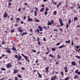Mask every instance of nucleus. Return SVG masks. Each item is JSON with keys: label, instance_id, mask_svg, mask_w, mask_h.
Listing matches in <instances>:
<instances>
[{"label": "nucleus", "instance_id": "f257e3e1", "mask_svg": "<svg viewBox=\"0 0 80 80\" xmlns=\"http://www.w3.org/2000/svg\"><path fill=\"white\" fill-rule=\"evenodd\" d=\"M6 67L8 68H11L12 67V64H10V63H8L7 65H6Z\"/></svg>", "mask_w": 80, "mask_h": 80}, {"label": "nucleus", "instance_id": "f03ea898", "mask_svg": "<svg viewBox=\"0 0 80 80\" xmlns=\"http://www.w3.org/2000/svg\"><path fill=\"white\" fill-rule=\"evenodd\" d=\"M62 18H60L59 19V21L60 23V24L62 26L63 25V22H62Z\"/></svg>", "mask_w": 80, "mask_h": 80}, {"label": "nucleus", "instance_id": "7ed1b4c3", "mask_svg": "<svg viewBox=\"0 0 80 80\" xmlns=\"http://www.w3.org/2000/svg\"><path fill=\"white\" fill-rule=\"evenodd\" d=\"M56 78H57V76H52L51 78V80H55Z\"/></svg>", "mask_w": 80, "mask_h": 80}, {"label": "nucleus", "instance_id": "20e7f679", "mask_svg": "<svg viewBox=\"0 0 80 80\" xmlns=\"http://www.w3.org/2000/svg\"><path fill=\"white\" fill-rule=\"evenodd\" d=\"M38 28L39 29V31L40 32H42L43 30V28L40 26V25L38 26Z\"/></svg>", "mask_w": 80, "mask_h": 80}, {"label": "nucleus", "instance_id": "39448f33", "mask_svg": "<svg viewBox=\"0 0 80 80\" xmlns=\"http://www.w3.org/2000/svg\"><path fill=\"white\" fill-rule=\"evenodd\" d=\"M7 15H8V14H7V12H5L4 14V18H6L7 17Z\"/></svg>", "mask_w": 80, "mask_h": 80}, {"label": "nucleus", "instance_id": "423d86ee", "mask_svg": "<svg viewBox=\"0 0 80 80\" xmlns=\"http://www.w3.org/2000/svg\"><path fill=\"white\" fill-rule=\"evenodd\" d=\"M18 60H20L21 59H22V56L20 55L19 57L18 58Z\"/></svg>", "mask_w": 80, "mask_h": 80}, {"label": "nucleus", "instance_id": "0eeeda50", "mask_svg": "<svg viewBox=\"0 0 80 80\" xmlns=\"http://www.w3.org/2000/svg\"><path fill=\"white\" fill-rule=\"evenodd\" d=\"M72 65H74V66H75V65H76V62H75L72 61Z\"/></svg>", "mask_w": 80, "mask_h": 80}, {"label": "nucleus", "instance_id": "6e6552de", "mask_svg": "<svg viewBox=\"0 0 80 80\" xmlns=\"http://www.w3.org/2000/svg\"><path fill=\"white\" fill-rule=\"evenodd\" d=\"M17 69H14V71L13 72V73H17Z\"/></svg>", "mask_w": 80, "mask_h": 80}, {"label": "nucleus", "instance_id": "1a4fd4ad", "mask_svg": "<svg viewBox=\"0 0 80 80\" xmlns=\"http://www.w3.org/2000/svg\"><path fill=\"white\" fill-rule=\"evenodd\" d=\"M63 47H65L64 45H62L58 47V48H63Z\"/></svg>", "mask_w": 80, "mask_h": 80}, {"label": "nucleus", "instance_id": "9d476101", "mask_svg": "<svg viewBox=\"0 0 80 80\" xmlns=\"http://www.w3.org/2000/svg\"><path fill=\"white\" fill-rule=\"evenodd\" d=\"M62 5V2H60L58 4L57 6V7H60V5Z\"/></svg>", "mask_w": 80, "mask_h": 80}, {"label": "nucleus", "instance_id": "9b49d317", "mask_svg": "<svg viewBox=\"0 0 80 80\" xmlns=\"http://www.w3.org/2000/svg\"><path fill=\"white\" fill-rule=\"evenodd\" d=\"M70 77H67V78H65L64 80H68V79H70Z\"/></svg>", "mask_w": 80, "mask_h": 80}, {"label": "nucleus", "instance_id": "f8f14e48", "mask_svg": "<svg viewBox=\"0 0 80 80\" xmlns=\"http://www.w3.org/2000/svg\"><path fill=\"white\" fill-rule=\"evenodd\" d=\"M66 43H70V40H69L68 41H66L65 42Z\"/></svg>", "mask_w": 80, "mask_h": 80}, {"label": "nucleus", "instance_id": "ddd939ff", "mask_svg": "<svg viewBox=\"0 0 80 80\" xmlns=\"http://www.w3.org/2000/svg\"><path fill=\"white\" fill-rule=\"evenodd\" d=\"M6 52H8V53H11V52H10L9 49L8 50H7Z\"/></svg>", "mask_w": 80, "mask_h": 80}, {"label": "nucleus", "instance_id": "4468645a", "mask_svg": "<svg viewBox=\"0 0 80 80\" xmlns=\"http://www.w3.org/2000/svg\"><path fill=\"white\" fill-rule=\"evenodd\" d=\"M28 22H30V21L32 22V21H33V19L32 18L29 19L28 20Z\"/></svg>", "mask_w": 80, "mask_h": 80}, {"label": "nucleus", "instance_id": "2eb2a0df", "mask_svg": "<svg viewBox=\"0 0 80 80\" xmlns=\"http://www.w3.org/2000/svg\"><path fill=\"white\" fill-rule=\"evenodd\" d=\"M46 69V72H47H47H48V67H47L45 68Z\"/></svg>", "mask_w": 80, "mask_h": 80}, {"label": "nucleus", "instance_id": "dca6fc26", "mask_svg": "<svg viewBox=\"0 0 80 80\" xmlns=\"http://www.w3.org/2000/svg\"><path fill=\"white\" fill-rule=\"evenodd\" d=\"M71 22H72V21L71 20H68V23L69 25H70V23H71Z\"/></svg>", "mask_w": 80, "mask_h": 80}, {"label": "nucleus", "instance_id": "f3484780", "mask_svg": "<svg viewBox=\"0 0 80 80\" xmlns=\"http://www.w3.org/2000/svg\"><path fill=\"white\" fill-rule=\"evenodd\" d=\"M52 25V22H50V21H48V25Z\"/></svg>", "mask_w": 80, "mask_h": 80}, {"label": "nucleus", "instance_id": "a211bd4d", "mask_svg": "<svg viewBox=\"0 0 80 80\" xmlns=\"http://www.w3.org/2000/svg\"><path fill=\"white\" fill-rule=\"evenodd\" d=\"M77 77H78V75H75V76L74 77V79H77Z\"/></svg>", "mask_w": 80, "mask_h": 80}, {"label": "nucleus", "instance_id": "6ab92c4d", "mask_svg": "<svg viewBox=\"0 0 80 80\" xmlns=\"http://www.w3.org/2000/svg\"><path fill=\"white\" fill-rule=\"evenodd\" d=\"M27 32H24L23 33H22V36H24L25 35H27Z\"/></svg>", "mask_w": 80, "mask_h": 80}, {"label": "nucleus", "instance_id": "aec40b11", "mask_svg": "<svg viewBox=\"0 0 80 80\" xmlns=\"http://www.w3.org/2000/svg\"><path fill=\"white\" fill-rule=\"evenodd\" d=\"M12 49L13 50H15V51H16V50H17L16 49V48H15V47H13L12 48Z\"/></svg>", "mask_w": 80, "mask_h": 80}, {"label": "nucleus", "instance_id": "412c9836", "mask_svg": "<svg viewBox=\"0 0 80 80\" xmlns=\"http://www.w3.org/2000/svg\"><path fill=\"white\" fill-rule=\"evenodd\" d=\"M58 59H60L61 58V57H60V55H58Z\"/></svg>", "mask_w": 80, "mask_h": 80}, {"label": "nucleus", "instance_id": "4be33fe9", "mask_svg": "<svg viewBox=\"0 0 80 80\" xmlns=\"http://www.w3.org/2000/svg\"><path fill=\"white\" fill-rule=\"evenodd\" d=\"M37 11H34V15L35 16H37Z\"/></svg>", "mask_w": 80, "mask_h": 80}, {"label": "nucleus", "instance_id": "5701e85b", "mask_svg": "<svg viewBox=\"0 0 80 80\" xmlns=\"http://www.w3.org/2000/svg\"><path fill=\"white\" fill-rule=\"evenodd\" d=\"M75 73H77L78 74V69H77L75 71Z\"/></svg>", "mask_w": 80, "mask_h": 80}, {"label": "nucleus", "instance_id": "b1692460", "mask_svg": "<svg viewBox=\"0 0 80 80\" xmlns=\"http://www.w3.org/2000/svg\"><path fill=\"white\" fill-rule=\"evenodd\" d=\"M75 57H77V58H79V59H80V56H78L77 55H76Z\"/></svg>", "mask_w": 80, "mask_h": 80}, {"label": "nucleus", "instance_id": "393cba45", "mask_svg": "<svg viewBox=\"0 0 80 80\" xmlns=\"http://www.w3.org/2000/svg\"><path fill=\"white\" fill-rule=\"evenodd\" d=\"M52 50H53V51H55V50H56V49L54 48H52Z\"/></svg>", "mask_w": 80, "mask_h": 80}, {"label": "nucleus", "instance_id": "a878e982", "mask_svg": "<svg viewBox=\"0 0 80 80\" xmlns=\"http://www.w3.org/2000/svg\"><path fill=\"white\" fill-rule=\"evenodd\" d=\"M24 57L26 60H27V56H25Z\"/></svg>", "mask_w": 80, "mask_h": 80}, {"label": "nucleus", "instance_id": "bb28decb", "mask_svg": "<svg viewBox=\"0 0 80 80\" xmlns=\"http://www.w3.org/2000/svg\"><path fill=\"white\" fill-rule=\"evenodd\" d=\"M18 30L19 31H20V32H21V33H22V32H23V31L22 29H18Z\"/></svg>", "mask_w": 80, "mask_h": 80}, {"label": "nucleus", "instance_id": "cd10ccee", "mask_svg": "<svg viewBox=\"0 0 80 80\" xmlns=\"http://www.w3.org/2000/svg\"><path fill=\"white\" fill-rule=\"evenodd\" d=\"M49 57H52V58H54V57H53V56L51 54H50L49 55Z\"/></svg>", "mask_w": 80, "mask_h": 80}, {"label": "nucleus", "instance_id": "c85d7f7f", "mask_svg": "<svg viewBox=\"0 0 80 80\" xmlns=\"http://www.w3.org/2000/svg\"><path fill=\"white\" fill-rule=\"evenodd\" d=\"M14 57L15 58H18V55H15Z\"/></svg>", "mask_w": 80, "mask_h": 80}, {"label": "nucleus", "instance_id": "c756f323", "mask_svg": "<svg viewBox=\"0 0 80 80\" xmlns=\"http://www.w3.org/2000/svg\"><path fill=\"white\" fill-rule=\"evenodd\" d=\"M56 13H57V11H54L53 13L54 15H56Z\"/></svg>", "mask_w": 80, "mask_h": 80}, {"label": "nucleus", "instance_id": "7c9ffc66", "mask_svg": "<svg viewBox=\"0 0 80 80\" xmlns=\"http://www.w3.org/2000/svg\"><path fill=\"white\" fill-rule=\"evenodd\" d=\"M18 77H19V78H22V76H21V75L20 74L18 75Z\"/></svg>", "mask_w": 80, "mask_h": 80}, {"label": "nucleus", "instance_id": "2f4dec72", "mask_svg": "<svg viewBox=\"0 0 80 80\" xmlns=\"http://www.w3.org/2000/svg\"><path fill=\"white\" fill-rule=\"evenodd\" d=\"M74 20H78V18H77V17H74Z\"/></svg>", "mask_w": 80, "mask_h": 80}, {"label": "nucleus", "instance_id": "473e14b6", "mask_svg": "<svg viewBox=\"0 0 80 80\" xmlns=\"http://www.w3.org/2000/svg\"><path fill=\"white\" fill-rule=\"evenodd\" d=\"M61 75H62V76H64V74H63V72H62L61 73Z\"/></svg>", "mask_w": 80, "mask_h": 80}, {"label": "nucleus", "instance_id": "72a5a7b5", "mask_svg": "<svg viewBox=\"0 0 80 80\" xmlns=\"http://www.w3.org/2000/svg\"><path fill=\"white\" fill-rule=\"evenodd\" d=\"M43 28L44 29H46V30H47V29H48V28H47V27L45 26H43Z\"/></svg>", "mask_w": 80, "mask_h": 80}, {"label": "nucleus", "instance_id": "f704fd0d", "mask_svg": "<svg viewBox=\"0 0 80 80\" xmlns=\"http://www.w3.org/2000/svg\"><path fill=\"white\" fill-rule=\"evenodd\" d=\"M38 77H40V78H42V75L40 74H38Z\"/></svg>", "mask_w": 80, "mask_h": 80}, {"label": "nucleus", "instance_id": "c9c22d12", "mask_svg": "<svg viewBox=\"0 0 80 80\" xmlns=\"http://www.w3.org/2000/svg\"><path fill=\"white\" fill-rule=\"evenodd\" d=\"M32 52H34V53H36V51H35V50H34L33 49H32Z\"/></svg>", "mask_w": 80, "mask_h": 80}, {"label": "nucleus", "instance_id": "e433bc0d", "mask_svg": "<svg viewBox=\"0 0 80 80\" xmlns=\"http://www.w3.org/2000/svg\"><path fill=\"white\" fill-rule=\"evenodd\" d=\"M35 10H36L37 11H38V8L36 7L35 8Z\"/></svg>", "mask_w": 80, "mask_h": 80}, {"label": "nucleus", "instance_id": "4c0bfd02", "mask_svg": "<svg viewBox=\"0 0 80 80\" xmlns=\"http://www.w3.org/2000/svg\"><path fill=\"white\" fill-rule=\"evenodd\" d=\"M45 15H47V11L45 12Z\"/></svg>", "mask_w": 80, "mask_h": 80}, {"label": "nucleus", "instance_id": "58836bf2", "mask_svg": "<svg viewBox=\"0 0 80 80\" xmlns=\"http://www.w3.org/2000/svg\"><path fill=\"white\" fill-rule=\"evenodd\" d=\"M45 10H46V11H48V8H46Z\"/></svg>", "mask_w": 80, "mask_h": 80}, {"label": "nucleus", "instance_id": "ea45409f", "mask_svg": "<svg viewBox=\"0 0 80 80\" xmlns=\"http://www.w3.org/2000/svg\"><path fill=\"white\" fill-rule=\"evenodd\" d=\"M2 45H4V44H5V42L4 41H2Z\"/></svg>", "mask_w": 80, "mask_h": 80}, {"label": "nucleus", "instance_id": "a19ab883", "mask_svg": "<svg viewBox=\"0 0 80 80\" xmlns=\"http://www.w3.org/2000/svg\"><path fill=\"white\" fill-rule=\"evenodd\" d=\"M59 30L60 32H63V29H60Z\"/></svg>", "mask_w": 80, "mask_h": 80}, {"label": "nucleus", "instance_id": "79ce46f5", "mask_svg": "<svg viewBox=\"0 0 80 80\" xmlns=\"http://www.w3.org/2000/svg\"><path fill=\"white\" fill-rule=\"evenodd\" d=\"M21 10H22V9H21V8H19L18 10V11L19 12H20V11H21Z\"/></svg>", "mask_w": 80, "mask_h": 80}, {"label": "nucleus", "instance_id": "37998d69", "mask_svg": "<svg viewBox=\"0 0 80 80\" xmlns=\"http://www.w3.org/2000/svg\"><path fill=\"white\" fill-rule=\"evenodd\" d=\"M43 41H46V39H45V38H44L43 39Z\"/></svg>", "mask_w": 80, "mask_h": 80}, {"label": "nucleus", "instance_id": "c03bdc74", "mask_svg": "<svg viewBox=\"0 0 80 80\" xmlns=\"http://www.w3.org/2000/svg\"><path fill=\"white\" fill-rule=\"evenodd\" d=\"M36 21L37 22H39V20L36 19Z\"/></svg>", "mask_w": 80, "mask_h": 80}, {"label": "nucleus", "instance_id": "a18cd8bd", "mask_svg": "<svg viewBox=\"0 0 80 80\" xmlns=\"http://www.w3.org/2000/svg\"><path fill=\"white\" fill-rule=\"evenodd\" d=\"M2 70H3L4 71H5V70L6 69H5V68H2Z\"/></svg>", "mask_w": 80, "mask_h": 80}, {"label": "nucleus", "instance_id": "49530a36", "mask_svg": "<svg viewBox=\"0 0 80 80\" xmlns=\"http://www.w3.org/2000/svg\"><path fill=\"white\" fill-rule=\"evenodd\" d=\"M36 32H39V29L38 28H37V30L36 31Z\"/></svg>", "mask_w": 80, "mask_h": 80}, {"label": "nucleus", "instance_id": "de8ad7c7", "mask_svg": "<svg viewBox=\"0 0 80 80\" xmlns=\"http://www.w3.org/2000/svg\"><path fill=\"white\" fill-rule=\"evenodd\" d=\"M60 43H58L56 45H57V46H58V45H60Z\"/></svg>", "mask_w": 80, "mask_h": 80}, {"label": "nucleus", "instance_id": "09e8293b", "mask_svg": "<svg viewBox=\"0 0 80 80\" xmlns=\"http://www.w3.org/2000/svg\"><path fill=\"white\" fill-rule=\"evenodd\" d=\"M13 32H14V30H11V33H13Z\"/></svg>", "mask_w": 80, "mask_h": 80}, {"label": "nucleus", "instance_id": "8fccbe9b", "mask_svg": "<svg viewBox=\"0 0 80 80\" xmlns=\"http://www.w3.org/2000/svg\"><path fill=\"white\" fill-rule=\"evenodd\" d=\"M37 40L38 41V42H40V39H39V38H37Z\"/></svg>", "mask_w": 80, "mask_h": 80}, {"label": "nucleus", "instance_id": "3c124183", "mask_svg": "<svg viewBox=\"0 0 80 80\" xmlns=\"http://www.w3.org/2000/svg\"><path fill=\"white\" fill-rule=\"evenodd\" d=\"M65 73H67V72H68V70H65Z\"/></svg>", "mask_w": 80, "mask_h": 80}, {"label": "nucleus", "instance_id": "603ef678", "mask_svg": "<svg viewBox=\"0 0 80 80\" xmlns=\"http://www.w3.org/2000/svg\"><path fill=\"white\" fill-rule=\"evenodd\" d=\"M71 45H72V46H73V42H72Z\"/></svg>", "mask_w": 80, "mask_h": 80}, {"label": "nucleus", "instance_id": "864d4df0", "mask_svg": "<svg viewBox=\"0 0 80 80\" xmlns=\"http://www.w3.org/2000/svg\"><path fill=\"white\" fill-rule=\"evenodd\" d=\"M8 5H9V6L11 5V3H10V2H9V3H8Z\"/></svg>", "mask_w": 80, "mask_h": 80}, {"label": "nucleus", "instance_id": "5fc2aeb1", "mask_svg": "<svg viewBox=\"0 0 80 80\" xmlns=\"http://www.w3.org/2000/svg\"><path fill=\"white\" fill-rule=\"evenodd\" d=\"M64 69H65L66 70H67V67H64Z\"/></svg>", "mask_w": 80, "mask_h": 80}, {"label": "nucleus", "instance_id": "6e6d98bb", "mask_svg": "<svg viewBox=\"0 0 80 80\" xmlns=\"http://www.w3.org/2000/svg\"><path fill=\"white\" fill-rule=\"evenodd\" d=\"M13 20V18H11V21H12V20Z\"/></svg>", "mask_w": 80, "mask_h": 80}, {"label": "nucleus", "instance_id": "4d7b16f0", "mask_svg": "<svg viewBox=\"0 0 80 80\" xmlns=\"http://www.w3.org/2000/svg\"><path fill=\"white\" fill-rule=\"evenodd\" d=\"M77 49H78V48H79V47L78 46H77L76 47Z\"/></svg>", "mask_w": 80, "mask_h": 80}, {"label": "nucleus", "instance_id": "13d9d810", "mask_svg": "<svg viewBox=\"0 0 80 80\" xmlns=\"http://www.w3.org/2000/svg\"><path fill=\"white\" fill-rule=\"evenodd\" d=\"M56 65H58V62H56Z\"/></svg>", "mask_w": 80, "mask_h": 80}, {"label": "nucleus", "instance_id": "bf43d9fd", "mask_svg": "<svg viewBox=\"0 0 80 80\" xmlns=\"http://www.w3.org/2000/svg\"><path fill=\"white\" fill-rule=\"evenodd\" d=\"M69 27V25H68V24H67V28H68Z\"/></svg>", "mask_w": 80, "mask_h": 80}, {"label": "nucleus", "instance_id": "052dcab7", "mask_svg": "<svg viewBox=\"0 0 80 80\" xmlns=\"http://www.w3.org/2000/svg\"><path fill=\"white\" fill-rule=\"evenodd\" d=\"M15 80H17V77H15Z\"/></svg>", "mask_w": 80, "mask_h": 80}, {"label": "nucleus", "instance_id": "680f3d73", "mask_svg": "<svg viewBox=\"0 0 80 80\" xmlns=\"http://www.w3.org/2000/svg\"><path fill=\"white\" fill-rule=\"evenodd\" d=\"M17 20L18 21V20H20V19H19V18H17Z\"/></svg>", "mask_w": 80, "mask_h": 80}, {"label": "nucleus", "instance_id": "e2e57ef3", "mask_svg": "<svg viewBox=\"0 0 80 80\" xmlns=\"http://www.w3.org/2000/svg\"><path fill=\"white\" fill-rule=\"evenodd\" d=\"M22 56H23V57H24L25 56V55H24L23 54H22Z\"/></svg>", "mask_w": 80, "mask_h": 80}, {"label": "nucleus", "instance_id": "0e129e2a", "mask_svg": "<svg viewBox=\"0 0 80 80\" xmlns=\"http://www.w3.org/2000/svg\"><path fill=\"white\" fill-rule=\"evenodd\" d=\"M5 54H3L2 55V57H5Z\"/></svg>", "mask_w": 80, "mask_h": 80}, {"label": "nucleus", "instance_id": "69168bd1", "mask_svg": "<svg viewBox=\"0 0 80 80\" xmlns=\"http://www.w3.org/2000/svg\"><path fill=\"white\" fill-rule=\"evenodd\" d=\"M30 32H32V29H30Z\"/></svg>", "mask_w": 80, "mask_h": 80}, {"label": "nucleus", "instance_id": "338daca9", "mask_svg": "<svg viewBox=\"0 0 80 80\" xmlns=\"http://www.w3.org/2000/svg\"><path fill=\"white\" fill-rule=\"evenodd\" d=\"M38 60H36V61L35 62V63H38Z\"/></svg>", "mask_w": 80, "mask_h": 80}, {"label": "nucleus", "instance_id": "774afa93", "mask_svg": "<svg viewBox=\"0 0 80 80\" xmlns=\"http://www.w3.org/2000/svg\"><path fill=\"white\" fill-rule=\"evenodd\" d=\"M78 75H80V72H78Z\"/></svg>", "mask_w": 80, "mask_h": 80}]
</instances>
